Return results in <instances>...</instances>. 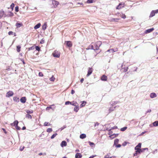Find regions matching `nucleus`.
Returning <instances> with one entry per match:
<instances>
[{
    "mask_svg": "<svg viewBox=\"0 0 158 158\" xmlns=\"http://www.w3.org/2000/svg\"><path fill=\"white\" fill-rule=\"evenodd\" d=\"M102 44V43L101 41H97L94 44L95 50H98L99 49V47Z\"/></svg>",
    "mask_w": 158,
    "mask_h": 158,
    "instance_id": "f257e3e1",
    "label": "nucleus"
},
{
    "mask_svg": "<svg viewBox=\"0 0 158 158\" xmlns=\"http://www.w3.org/2000/svg\"><path fill=\"white\" fill-rule=\"evenodd\" d=\"M52 55L54 57L59 58L60 56V52L57 51H55L53 53Z\"/></svg>",
    "mask_w": 158,
    "mask_h": 158,
    "instance_id": "f03ea898",
    "label": "nucleus"
},
{
    "mask_svg": "<svg viewBox=\"0 0 158 158\" xmlns=\"http://www.w3.org/2000/svg\"><path fill=\"white\" fill-rule=\"evenodd\" d=\"M158 13V9L152 10L150 14L149 17H152L155 15V14Z\"/></svg>",
    "mask_w": 158,
    "mask_h": 158,
    "instance_id": "7ed1b4c3",
    "label": "nucleus"
},
{
    "mask_svg": "<svg viewBox=\"0 0 158 158\" xmlns=\"http://www.w3.org/2000/svg\"><path fill=\"white\" fill-rule=\"evenodd\" d=\"M14 93L11 91L8 92L6 94V96L7 97H10L14 95Z\"/></svg>",
    "mask_w": 158,
    "mask_h": 158,
    "instance_id": "20e7f679",
    "label": "nucleus"
},
{
    "mask_svg": "<svg viewBox=\"0 0 158 158\" xmlns=\"http://www.w3.org/2000/svg\"><path fill=\"white\" fill-rule=\"evenodd\" d=\"M52 106H55V105L54 104H53L52 105H49V106H48L46 107V110H49V109H51L52 110L54 111L55 109V106L54 107H52Z\"/></svg>",
    "mask_w": 158,
    "mask_h": 158,
    "instance_id": "39448f33",
    "label": "nucleus"
},
{
    "mask_svg": "<svg viewBox=\"0 0 158 158\" xmlns=\"http://www.w3.org/2000/svg\"><path fill=\"white\" fill-rule=\"evenodd\" d=\"M52 4H53V6H54V7H57V6H58V5L59 4V3L58 2L55 1V0H52Z\"/></svg>",
    "mask_w": 158,
    "mask_h": 158,
    "instance_id": "423d86ee",
    "label": "nucleus"
},
{
    "mask_svg": "<svg viewBox=\"0 0 158 158\" xmlns=\"http://www.w3.org/2000/svg\"><path fill=\"white\" fill-rule=\"evenodd\" d=\"M93 69L92 68H89L88 71V73L86 76L88 77L92 73Z\"/></svg>",
    "mask_w": 158,
    "mask_h": 158,
    "instance_id": "0eeeda50",
    "label": "nucleus"
},
{
    "mask_svg": "<svg viewBox=\"0 0 158 158\" xmlns=\"http://www.w3.org/2000/svg\"><path fill=\"white\" fill-rule=\"evenodd\" d=\"M20 102L23 103H25L26 101V98L25 97H22L20 99Z\"/></svg>",
    "mask_w": 158,
    "mask_h": 158,
    "instance_id": "6e6552de",
    "label": "nucleus"
},
{
    "mask_svg": "<svg viewBox=\"0 0 158 158\" xmlns=\"http://www.w3.org/2000/svg\"><path fill=\"white\" fill-rule=\"evenodd\" d=\"M67 145V143L65 141H62L60 144V146L62 147L65 146Z\"/></svg>",
    "mask_w": 158,
    "mask_h": 158,
    "instance_id": "1a4fd4ad",
    "label": "nucleus"
},
{
    "mask_svg": "<svg viewBox=\"0 0 158 158\" xmlns=\"http://www.w3.org/2000/svg\"><path fill=\"white\" fill-rule=\"evenodd\" d=\"M79 109V107L78 104L77 105L75 106V107L74 109V110L76 112H77Z\"/></svg>",
    "mask_w": 158,
    "mask_h": 158,
    "instance_id": "9d476101",
    "label": "nucleus"
},
{
    "mask_svg": "<svg viewBox=\"0 0 158 158\" xmlns=\"http://www.w3.org/2000/svg\"><path fill=\"white\" fill-rule=\"evenodd\" d=\"M65 43H66V45L68 47H71L72 46V44L71 42L70 41H65Z\"/></svg>",
    "mask_w": 158,
    "mask_h": 158,
    "instance_id": "9b49d317",
    "label": "nucleus"
},
{
    "mask_svg": "<svg viewBox=\"0 0 158 158\" xmlns=\"http://www.w3.org/2000/svg\"><path fill=\"white\" fill-rule=\"evenodd\" d=\"M154 30V29L153 28H151L150 29H149L146 30L145 31V33H146V34L149 33H150V32H152V31H153Z\"/></svg>",
    "mask_w": 158,
    "mask_h": 158,
    "instance_id": "f8f14e48",
    "label": "nucleus"
},
{
    "mask_svg": "<svg viewBox=\"0 0 158 158\" xmlns=\"http://www.w3.org/2000/svg\"><path fill=\"white\" fill-rule=\"evenodd\" d=\"M82 157V155L80 153H77L76 154L75 158H81Z\"/></svg>",
    "mask_w": 158,
    "mask_h": 158,
    "instance_id": "ddd939ff",
    "label": "nucleus"
},
{
    "mask_svg": "<svg viewBox=\"0 0 158 158\" xmlns=\"http://www.w3.org/2000/svg\"><path fill=\"white\" fill-rule=\"evenodd\" d=\"M157 96L156 94L154 93H151L150 94V97L151 98H153Z\"/></svg>",
    "mask_w": 158,
    "mask_h": 158,
    "instance_id": "4468645a",
    "label": "nucleus"
},
{
    "mask_svg": "<svg viewBox=\"0 0 158 158\" xmlns=\"http://www.w3.org/2000/svg\"><path fill=\"white\" fill-rule=\"evenodd\" d=\"M107 79V77L105 75H103L101 77V79L103 81H106Z\"/></svg>",
    "mask_w": 158,
    "mask_h": 158,
    "instance_id": "2eb2a0df",
    "label": "nucleus"
},
{
    "mask_svg": "<svg viewBox=\"0 0 158 158\" xmlns=\"http://www.w3.org/2000/svg\"><path fill=\"white\" fill-rule=\"evenodd\" d=\"M18 123L19 122L17 120H15L13 123H11V125L12 126H13L15 127L18 125Z\"/></svg>",
    "mask_w": 158,
    "mask_h": 158,
    "instance_id": "dca6fc26",
    "label": "nucleus"
},
{
    "mask_svg": "<svg viewBox=\"0 0 158 158\" xmlns=\"http://www.w3.org/2000/svg\"><path fill=\"white\" fill-rule=\"evenodd\" d=\"M120 19L118 18H111L110 19V21L118 22Z\"/></svg>",
    "mask_w": 158,
    "mask_h": 158,
    "instance_id": "f3484780",
    "label": "nucleus"
},
{
    "mask_svg": "<svg viewBox=\"0 0 158 158\" xmlns=\"http://www.w3.org/2000/svg\"><path fill=\"white\" fill-rule=\"evenodd\" d=\"M47 24L46 23H45L42 26V29L44 31L47 28Z\"/></svg>",
    "mask_w": 158,
    "mask_h": 158,
    "instance_id": "a211bd4d",
    "label": "nucleus"
},
{
    "mask_svg": "<svg viewBox=\"0 0 158 158\" xmlns=\"http://www.w3.org/2000/svg\"><path fill=\"white\" fill-rule=\"evenodd\" d=\"M40 26H41V24L40 23H38L35 26V27H34V28L35 29H37L39 28H40Z\"/></svg>",
    "mask_w": 158,
    "mask_h": 158,
    "instance_id": "6ab92c4d",
    "label": "nucleus"
},
{
    "mask_svg": "<svg viewBox=\"0 0 158 158\" xmlns=\"http://www.w3.org/2000/svg\"><path fill=\"white\" fill-rule=\"evenodd\" d=\"M86 137V135L85 134H82L80 136V137L81 139H83L85 138Z\"/></svg>",
    "mask_w": 158,
    "mask_h": 158,
    "instance_id": "aec40b11",
    "label": "nucleus"
},
{
    "mask_svg": "<svg viewBox=\"0 0 158 158\" xmlns=\"http://www.w3.org/2000/svg\"><path fill=\"white\" fill-rule=\"evenodd\" d=\"M13 99V100L16 102H18L19 101V98L17 97H14Z\"/></svg>",
    "mask_w": 158,
    "mask_h": 158,
    "instance_id": "412c9836",
    "label": "nucleus"
},
{
    "mask_svg": "<svg viewBox=\"0 0 158 158\" xmlns=\"http://www.w3.org/2000/svg\"><path fill=\"white\" fill-rule=\"evenodd\" d=\"M152 124L154 126L157 127L158 126V121H155Z\"/></svg>",
    "mask_w": 158,
    "mask_h": 158,
    "instance_id": "4be33fe9",
    "label": "nucleus"
},
{
    "mask_svg": "<svg viewBox=\"0 0 158 158\" xmlns=\"http://www.w3.org/2000/svg\"><path fill=\"white\" fill-rule=\"evenodd\" d=\"M22 24L21 23H17L16 24V26L17 27L19 28L20 27L22 26Z\"/></svg>",
    "mask_w": 158,
    "mask_h": 158,
    "instance_id": "5701e85b",
    "label": "nucleus"
},
{
    "mask_svg": "<svg viewBox=\"0 0 158 158\" xmlns=\"http://www.w3.org/2000/svg\"><path fill=\"white\" fill-rule=\"evenodd\" d=\"M115 108V107H112L111 108H110L109 110V113H110L111 111H114V110Z\"/></svg>",
    "mask_w": 158,
    "mask_h": 158,
    "instance_id": "b1692460",
    "label": "nucleus"
},
{
    "mask_svg": "<svg viewBox=\"0 0 158 158\" xmlns=\"http://www.w3.org/2000/svg\"><path fill=\"white\" fill-rule=\"evenodd\" d=\"M121 4H123V2H121V3H120L119 4V5L117 6V7L116 8V9H121L122 7L121 6Z\"/></svg>",
    "mask_w": 158,
    "mask_h": 158,
    "instance_id": "393cba45",
    "label": "nucleus"
},
{
    "mask_svg": "<svg viewBox=\"0 0 158 158\" xmlns=\"http://www.w3.org/2000/svg\"><path fill=\"white\" fill-rule=\"evenodd\" d=\"M86 103V102H85V101H83L82 102V103L81 104L80 106V107H81L85 106V105Z\"/></svg>",
    "mask_w": 158,
    "mask_h": 158,
    "instance_id": "a878e982",
    "label": "nucleus"
},
{
    "mask_svg": "<svg viewBox=\"0 0 158 158\" xmlns=\"http://www.w3.org/2000/svg\"><path fill=\"white\" fill-rule=\"evenodd\" d=\"M119 139H116L114 141V145H116L117 144H118V143Z\"/></svg>",
    "mask_w": 158,
    "mask_h": 158,
    "instance_id": "bb28decb",
    "label": "nucleus"
},
{
    "mask_svg": "<svg viewBox=\"0 0 158 158\" xmlns=\"http://www.w3.org/2000/svg\"><path fill=\"white\" fill-rule=\"evenodd\" d=\"M96 0H88L87 2L88 3H91L95 1Z\"/></svg>",
    "mask_w": 158,
    "mask_h": 158,
    "instance_id": "cd10ccee",
    "label": "nucleus"
},
{
    "mask_svg": "<svg viewBox=\"0 0 158 158\" xmlns=\"http://www.w3.org/2000/svg\"><path fill=\"white\" fill-rule=\"evenodd\" d=\"M115 51H114V50L112 48V49H110L106 51V52H110L113 53V52H115Z\"/></svg>",
    "mask_w": 158,
    "mask_h": 158,
    "instance_id": "c85d7f7f",
    "label": "nucleus"
},
{
    "mask_svg": "<svg viewBox=\"0 0 158 158\" xmlns=\"http://www.w3.org/2000/svg\"><path fill=\"white\" fill-rule=\"evenodd\" d=\"M51 124L48 122H45L44 124V126H50Z\"/></svg>",
    "mask_w": 158,
    "mask_h": 158,
    "instance_id": "c756f323",
    "label": "nucleus"
},
{
    "mask_svg": "<svg viewBox=\"0 0 158 158\" xmlns=\"http://www.w3.org/2000/svg\"><path fill=\"white\" fill-rule=\"evenodd\" d=\"M77 104H78L76 102L73 101V102H71V104L70 105H71L73 106H75Z\"/></svg>",
    "mask_w": 158,
    "mask_h": 158,
    "instance_id": "7c9ffc66",
    "label": "nucleus"
},
{
    "mask_svg": "<svg viewBox=\"0 0 158 158\" xmlns=\"http://www.w3.org/2000/svg\"><path fill=\"white\" fill-rule=\"evenodd\" d=\"M118 135V134H113V135H110V137L112 138H113L115 137H116V136H117Z\"/></svg>",
    "mask_w": 158,
    "mask_h": 158,
    "instance_id": "2f4dec72",
    "label": "nucleus"
},
{
    "mask_svg": "<svg viewBox=\"0 0 158 158\" xmlns=\"http://www.w3.org/2000/svg\"><path fill=\"white\" fill-rule=\"evenodd\" d=\"M21 46L19 45L17 46V51L18 52H20V51Z\"/></svg>",
    "mask_w": 158,
    "mask_h": 158,
    "instance_id": "473e14b6",
    "label": "nucleus"
},
{
    "mask_svg": "<svg viewBox=\"0 0 158 158\" xmlns=\"http://www.w3.org/2000/svg\"><path fill=\"white\" fill-rule=\"evenodd\" d=\"M26 118H28L31 119V116L29 114H27L26 115Z\"/></svg>",
    "mask_w": 158,
    "mask_h": 158,
    "instance_id": "72a5a7b5",
    "label": "nucleus"
},
{
    "mask_svg": "<svg viewBox=\"0 0 158 158\" xmlns=\"http://www.w3.org/2000/svg\"><path fill=\"white\" fill-rule=\"evenodd\" d=\"M26 112L28 114H32L33 113V111L32 110H26Z\"/></svg>",
    "mask_w": 158,
    "mask_h": 158,
    "instance_id": "f704fd0d",
    "label": "nucleus"
},
{
    "mask_svg": "<svg viewBox=\"0 0 158 158\" xmlns=\"http://www.w3.org/2000/svg\"><path fill=\"white\" fill-rule=\"evenodd\" d=\"M127 128V127H125L123 128H122L120 130L122 131H125Z\"/></svg>",
    "mask_w": 158,
    "mask_h": 158,
    "instance_id": "c9c22d12",
    "label": "nucleus"
},
{
    "mask_svg": "<svg viewBox=\"0 0 158 158\" xmlns=\"http://www.w3.org/2000/svg\"><path fill=\"white\" fill-rule=\"evenodd\" d=\"M4 14V12L3 11H1L0 12V18H2V17L3 16V15Z\"/></svg>",
    "mask_w": 158,
    "mask_h": 158,
    "instance_id": "e433bc0d",
    "label": "nucleus"
},
{
    "mask_svg": "<svg viewBox=\"0 0 158 158\" xmlns=\"http://www.w3.org/2000/svg\"><path fill=\"white\" fill-rule=\"evenodd\" d=\"M57 135V133H55V134H53L51 137V139H53V138H54L56 136V135Z\"/></svg>",
    "mask_w": 158,
    "mask_h": 158,
    "instance_id": "4c0bfd02",
    "label": "nucleus"
},
{
    "mask_svg": "<svg viewBox=\"0 0 158 158\" xmlns=\"http://www.w3.org/2000/svg\"><path fill=\"white\" fill-rule=\"evenodd\" d=\"M143 152L142 151V149H140L139 150H137V151H136V152H137L138 153L140 154L141 152Z\"/></svg>",
    "mask_w": 158,
    "mask_h": 158,
    "instance_id": "58836bf2",
    "label": "nucleus"
},
{
    "mask_svg": "<svg viewBox=\"0 0 158 158\" xmlns=\"http://www.w3.org/2000/svg\"><path fill=\"white\" fill-rule=\"evenodd\" d=\"M52 131V128H48L47 130V131L48 132H49V133H50V132H51Z\"/></svg>",
    "mask_w": 158,
    "mask_h": 158,
    "instance_id": "ea45409f",
    "label": "nucleus"
},
{
    "mask_svg": "<svg viewBox=\"0 0 158 158\" xmlns=\"http://www.w3.org/2000/svg\"><path fill=\"white\" fill-rule=\"evenodd\" d=\"M36 50L39 51L40 50V48L39 46H36L35 47Z\"/></svg>",
    "mask_w": 158,
    "mask_h": 158,
    "instance_id": "a19ab883",
    "label": "nucleus"
},
{
    "mask_svg": "<svg viewBox=\"0 0 158 158\" xmlns=\"http://www.w3.org/2000/svg\"><path fill=\"white\" fill-rule=\"evenodd\" d=\"M141 146V143H139L136 146V147L139 148L140 149Z\"/></svg>",
    "mask_w": 158,
    "mask_h": 158,
    "instance_id": "79ce46f5",
    "label": "nucleus"
},
{
    "mask_svg": "<svg viewBox=\"0 0 158 158\" xmlns=\"http://www.w3.org/2000/svg\"><path fill=\"white\" fill-rule=\"evenodd\" d=\"M110 153L107 154L104 156V158H109L110 157Z\"/></svg>",
    "mask_w": 158,
    "mask_h": 158,
    "instance_id": "37998d69",
    "label": "nucleus"
},
{
    "mask_svg": "<svg viewBox=\"0 0 158 158\" xmlns=\"http://www.w3.org/2000/svg\"><path fill=\"white\" fill-rule=\"evenodd\" d=\"M55 78L53 76H52V77L50 78L49 80L51 81H54L55 80Z\"/></svg>",
    "mask_w": 158,
    "mask_h": 158,
    "instance_id": "c03bdc74",
    "label": "nucleus"
},
{
    "mask_svg": "<svg viewBox=\"0 0 158 158\" xmlns=\"http://www.w3.org/2000/svg\"><path fill=\"white\" fill-rule=\"evenodd\" d=\"M35 48V47L34 46H33L30 48H29L28 50L30 51L31 50H34Z\"/></svg>",
    "mask_w": 158,
    "mask_h": 158,
    "instance_id": "a18cd8bd",
    "label": "nucleus"
},
{
    "mask_svg": "<svg viewBox=\"0 0 158 158\" xmlns=\"http://www.w3.org/2000/svg\"><path fill=\"white\" fill-rule=\"evenodd\" d=\"M71 104V102L69 101H66L65 102V105H68L69 104Z\"/></svg>",
    "mask_w": 158,
    "mask_h": 158,
    "instance_id": "49530a36",
    "label": "nucleus"
},
{
    "mask_svg": "<svg viewBox=\"0 0 158 158\" xmlns=\"http://www.w3.org/2000/svg\"><path fill=\"white\" fill-rule=\"evenodd\" d=\"M120 16L123 19H125L126 17V15H125V14H122V15H121Z\"/></svg>",
    "mask_w": 158,
    "mask_h": 158,
    "instance_id": "de8ad7c7",
    "label": "nucleus"
},
{
    "mask_svg": "<svg viewBox=\"0 0 158 158\" xmlns=\"http://www.w3.org/2000/svg\"><path fill=\"white\" fill-rule=\"evenodd\" d=\"M15 4L14 3H12L11 4L10 6V8L12 9V10L13 9V8L14 7Z\"/></svg>",
    "mask_w": 158,
    "mask_h": 158,
    "instance_id": "09e8293b",
    "label": "nucleus"
},
{
    "mask_svg": "<svg viewBox=\"0 0 158 158\" xmlns=\"http://www.w3.org/2000/svg\"><path fill=\"white\" fill-rule=\"evenodd\" d=\"M89 145L90 146H92L93 145H94V143L93 142H91L90 141H89Z\"/></svg>",
    "mask_w": 158,
    "mask_h": 158,
    "instance_id": "8fccbe9b",
    "label": "nucleus"
},
{
    "mask_svg": "<svg viewBox=\"0 0 158 158\" xmlns=\"http://www.w3.org/2000/svg\"><path fill=\"white\" fill-rule=\"evenodd\" d=\"M142 151L143 152H144V151L145 150H147V151H148V148H142Z\"/></svg>",
    "mask_w": 158,
    "mask_h": 158,
    "instance_id": "3c124183",
    "label": "nucleus"
},
{
    "mask_svg": "<svg viewBox=\"0 0 158 158\" xmlns=\"http://www.w3.org/2000/svg\"><path fill=\"white\" fill-rule=\"evenodd\" d=\"M9 15L10 17H12L14 15V14L12 12H10Z\"/></svg>",
    "mask_w": 158,
    "mask_h": 158,
    "instance_id": "603ef678",
    "label": "nucleus"
},
{
    "mask_svg": "<svg viewBox=\"0 0 158 158\" xmlns=\"http://www.w3.org/2000/svg\"><path fill=\"white\" fill-rule=\"evenodd\" d=\"M39 76L40 77H42L43 76V74L42 72H40L39 73Z\"/></svg>",
    "mask_w": 158,
    "mask_h": 158,
    "instance_id": "864d4df0",
    "label": "nucleus"
},
{
    "mask_svg": "<svg viewBox=\"0 0 158 158\" xmlns=\"http://www.w3.org/2000/svg\"><path fill=\"white\" fill-rule=\"evenodd\" d=\"M106 130H108L109 131V135H110V134H111V133H112V131H111V129H108V128L106 129Z\"/></svg>",
    "mask_w": 158,
    "mask_h": 158,
    "instance_id": "5fc2aeb1",
    "label": "nucleus"
},
{
    "mask_svg": "<svg viewBox=\"0 0 158 158\" xmlns=\"http://www.w3.org/2000/svg\"><path fill=\"white\" fill-rule=\"evenodd\" d=\"M13 32L12 31H10L9 32L8 34L9 35H13Z\"/></svg>",
    "mask_w": 158,
    "mask_h": 158,
    "instance_id": "6e6d98bb",
    "label": "nucleus"
},
{
    "mask_svg": "<svg viewBox=\"0 0 158 158\" xmlns=\"http://www.w3.org/2000/svg\"><path fill=\"white\" fill-rule=\"evenodd\" d=\"M15 11L16 12H18L19 11V7L17 6L15 7Z\"/></svg>",
    "mask_w": 158,
    "mask_h": 158,
    "instance_id": "4d7b16f0",
    "label": "nucleus"
},
{
    "mask_svg": "<svg viewBox=\"0 0 158 158\" xmlns=\"http://www.w3.org/2000/svg\"><path fill=\"white\" fill-rule=\"evenodd\" d=\"M115 147L117 148H120L121 147V145L120 144H118V145H115Z\"/></svg>",
    "mask_w": 158,
    "mask_h": 158,
    "instance_id": "13d9d810",
    "label": "nucleus"
},
{
    "mask_svg": "<svg viewBox=\"0 0 158 158\" xmlns=\"http://www.w3.org/2000/svg\"><path fill=\"white\" fill-rule=\"evenodd\" d=\"M66 126H64L63 127H61L60 129V130L61 131H62V130H63L64 128H65L66 127Z\"/></svg>",
    "mask_w": 158,
    "mask_h": 158,
    "instance_id": "bf43d9fd",
    "label": "nucleus"
},
{
    "mask_svg": "<svg viewBox=\"0 0 158 158\" xmlns=\"http://www.w3.org/2000/svg\"><path fill=\"white\" fill-rule=\"evenodd\" d=\"M15 127L18 130H19L20 129V127L18 126V125Z\"/></svg>",
    "mask_w": 158,
    "mask_h": 158,
    "instance_id": "052dcab7",
    "label": "nucleus"
},
{
    "mask_svg": "<svg viewBox=\"0 0 158 158\" xmlns=\"http://www.w3.org/2000/svg\"><path fill=\"white\" fill-rule=\"evenodd\" d=\"M117 127L116 126H114V127H113L111 128V129H114L117 128Z\"/></svg>",
    "mask_w": 158,
    "mask_h": 158,
    "instance_id": "680f3d73",
    "label": "nucleus"
},
{
    "mask_svg": "<svg viewBox=\"0 0 158 158\" xmlns=\"http://www.w3.org/2000/svg\"><path fill=\"white\" fill-rule=\"evenodd\" d=\"M24 147H23L22 148H21V147H20V148H19V150H20V151H22L23 150V149H24Z\"/></svg>",
    "mask_w": 158,
    "mask_h": 158,
    "instance_id": "e2e57ef3",
    "label": "nucleus"
},
{
    "mask_svg": "<svg viewBox=\"0 0 158 158\" xmlns=\"http://www.w3.org/2000/svg\"><path fill=\"white\" fill-rule=\"evenodd\" d=\"M99 125V123L98 122H96L95 123L94 126L95 127L96 126H98Z\"/></svg>",
    "mask_w": 158,
    "mask_h": 158,
    "instance_id": "0e129e2a",
    "label": "nucleus"
},
{
    "mask_svg": "<svg viewBox=\"0 0 158 158\" xmlns=\"http://www.w3.org/2000/svg\"><path fill=\"white\" fill-rule=\"evenodd\" d=\"M75 93V91L73 89H72L71 90V93L72 94H73Z\"/></svg>",
    "mask_w": 158,
    "mask_h": 158,
    "instance_id": "69168bd1",
    "label": "nucleus"
},
{
    "mask_svg": "<svg viewBox=\"0 0 158 158\" xmlns=\"http://www.w3.org/2000/svg\"><path fill=\"white\" fill-rule=\"evenodd\" d=\"M91 49H93L94 50H95L94 49H95V47H94V46L93 45H91Z\"/></svg>",
    "mask_w": 158,
    "mask_h": 158,
    "instance_id": "338daca9",
    "label": "nucleus"
},
{
    "mask_svg": "<svg viewBox=\"0 0 158 158\" xmlns=\"http://www.w3.org/2000/svg\"><path fill=\"white\" fill-rule=\"evenodd\" d=\"M151 109H149L146 112V113H150V112H151Z\"/></svg>",
    "mask_w": 158,
    "mask_h": 158,
    "instance_id": "774afa93",
    "label": "nucleus"
}]
</instances>
